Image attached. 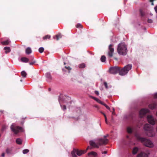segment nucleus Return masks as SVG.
Wrapping results in <instances>:
<instances>
[{
  "label": "nucleus",
  "instance_id": "f257e3e1",
  "mask_svg": "<svg viewBox=\"0 0 157 157\" xmlns=\"http://www.w3.org/2000/svg\"><path fill=\"white\" fill-rule=\"evenodd\" d=\"M144 129L146 135L149 137L154 136L156 134L153 128L151 127L148 124H146L144 126Z\"/></svg>",
  "mask_w": 157,
  "mask_h": 157
},
{
  "label": "nucleus",
  "instance_id": "f03ea898",
  "mask_svg": "<svg viewBox=\"0 0 157 157\" xmlns=\"http://www.w3.org/2000/svg\"><path fill=\"white\" fill-rule=\"evenodd\" d=\"M117 51L118 53L120 55H126L127 52L126 45L124 43H120L118 46Z\"/></svg>",
  "mask_w": 157,
  "mask_h": 157
},
{
  "label": "nucleus",
  "instance_id": "7ed1b4c3",
  "mask_svg": "<svg viewBox=\"0 0 157 157\" xmlns=\"http://www.w3.org/2000/svg\"><path fill=\"white\" fill-rule=\"evenodd\" d=\"M138 139L141 141L144 142V145L147 147H152L154 146L152 142L150 140H146L145 138L141 137H139Z\"/></svg>",
  "mask_w": 157,
  "mask_h": 157
},
{
  "label": "nucleus",
  "instance_id": "20e7f679",
  "mask_svg": "<svg viewBox=\"0 0 157 157\" xmlns=\"http://www.w3.org/2000/svg\"><path fill=\"white\" fill-rule=\"evenodd\" d=\"M132 67V65L130 64L125 66L119 71V74L121 75H126L128 71L131 69Z\"/></svg>",
  "mask_w": 157,
  "mask_h": 157
},
{
  "label": "nucleus",
  "instance_id": "39448f33",
  "mask_svg": "<svg viewBox=\"0 0 157 157\" xmlns=\"http://www.w3.org/2000/svg\"><path fill=\"white\" fill-rule=\"evenodd\" d=\"M11 130L14 132L15 134H17L19 132L23 131V129L21 127L16 126L15 127V124H12L10 127Z\"/></svg>",
  "mask_w": 157,
  "mask_h": 157
},
{
  "label": "nucleus",
  "instance_id": "423d86ee",
  "mask_svg": "<svg viewBox=\"0 0 157 157\" xmlns=\"http://www.w3.org/2000/svg\"><path fill=\"white\" fill-rule=\"evenodd\" d=\"M106 136H104L103 138H101L98 140V144L99 146L102 145H105L108 142V140L106 138Z\"/></svg>",
  "mask_w": 157,
  "mask_h": 157
},
{
  "label": "nucleus",
  "instance_id": "0eeeda50",
  "mask_svg": "<svg viewBox=\"0 0 157 157\" xmlns=\"http://www.w3.org/2000/svg\"><path fill=\"white\" fill-rule=\"evenodd\" d=\"M114 51V49L113 48V45L110 44L109 47V51L108 52V54L109 57H112Z\"/></svg>",
  "mask_w": 157,
  "mask_h": 157
},
{
  "label": "nucleus",
  "instance_id": "6e6552de",
  "mask_svg": "<svg viewBox=\"0 0 157 157\" xmlns=\"http://www.w3.org/2000/svg\"><path fill=\"white\" fill-rule=\"evenodd\" d=\"M147 120L149 123L154 125L155 124V122L152 116L151 115H148L147 116Z\"/></svg>",
  "mask_w": 157,
  "mask_h": 157
},
{
  "label": "nucleus",
  "instance_id": "1a4fd4ad",
  "mask_svg": "<svg viewBox=\"0 0 157 157\" xmlns=\"http://www.w3.org/2000/svg\"><path fill=\"white\" fill-rule=\"evenodd\" d=\"M119 70V69L118 67H115L110 68L109 70V71L111 74H115L117 73Z\"/></svg>",
  "mask_w": 157,
  "mask_h": 157
},
{
  "label": "nucleus",
  "instance_id": "9d476101",
  "mask_svg": "<svg viewBox=\"0 0 157 157\" xmlns=\"http://www.w3.org/2000/svg\"><path fill=\"white\" fill-rule=\"evenodd\" d=\"M149 112V110L147 109H143L140 112V117H142L146 113Z\"/></svg>",
  "mask_w": 157,
  "mask_h": 157
},
{
  "label": "nucleus",
  "instance_id": "9b49d317",
  "mask_svg": "<svg viewBox=\"0 0 157 157\" xmlns=\"http://www.w3.org/2000/svg\"><path fill=\"white\" fill-rule=\"evenodd\" d=\"M90 144L91 146L94 147L98 148L99 147L98 143V144H96L92 140H91L90 141Z\"/></svg>",
  "mask_w": 157,
  "mask_h": 157
},
{
  "label": "nucleus",
  "instance_id": "f8f14e48",
  "mask_svg": "<svg viewBox=\"0 0 157 157\" xmlns=\"http://www.w3.org/2000/svg\"><path fill=\"white\" fill-rule=\"evenodd\" d=\"M86 152V151L84 150H76V154L78 156H81L82 154H84Z\"/></svg>",
  "mask_w": 157,
  "mask_h": 157
},
{
  "label": "nucleus",
  "instance_id": "ddd939ff",
  "mask_svg": "<svg viewBox=\"0 0 157 157\" xmlns=\"http://www.w3.org/2000/svg\"><path fill=\"white\" fill-rule=\"evenodd\" d=\"M32 52V50L30 48H27L25 50V52L26 54L29 55Z\"/></svg>",
  "mask_w": 157,
  "mask_h": 157
},
{
  "label": "nucleus",
  "instance_id": "4468645a",
  "mask_svg": "<svg viewBox=\"0 0 157 157\" xmlns=\"http://www.w3.org/2000/svg\"><path fill=\"white\" fill-rule=\"evenodd\" d=\"M88 156H90L91 155H93L94 157H95L97 156V153L94 151H91L90 153H89L88 154Z\"/></svg>",
  "mask_w": 157,
  "mask_h": 157
},
{
  "label": "nucleus",
  "instance_id": "2eb2a0df",
  "mask_svg": "<svg viewBox=\"0 0 157 157\" xmlns=\"http://www.w3.org/2000/svg\"><path fill=\"white\" fill-rule=\"evenodd\" d=\"M138 157H148V155L145 153L141 152L138 155Z\"/></svg>",
  "mask_w": 157,
  "mask_h": 157
},
{
  "label": "nucleus",
  "instance_id": "dca6fc26",
  "mask_svg": "<svg viewBox=\"0 0 157 157\" xmlns=\"http://www.w3.org/2000/svg\"><path fill=\"white\" fill-rule=\"evenodd\" d=\"M4 49L5 50V52L7 54L10 52V49L9 47H6L4 48Z\"/></svg>",
  "mask_w": 157,
  "mask_h": 157
},
{
  "label": "nucleus",
  "instance_id": "f3484780",
  "mask_svg": "<svg viewBox=\"0 0 157 157\" xmlns=\"http://www.w3.org/2000/svg\"><path fill=\"white\" fill-rule=\"evenodd\" d=\"M21 60L22 62L24 63L28 62L29 61V59L26 57H22L21 58Z\"/></svg>",
  "mask_w": 157,
  "mask_h": 157
},
{
  "label": "nucleus",
  "instance_id": "a211bd4d",
  "mask_svg": "<svg viewBox=\"0 0 157 157\" xmlns=\"http://www.w3.org/2000/svg\"><path fill=\"white\" fill-rule=\"evenodd\" d=\"M13 150L12 147H9L7 148L6 150V151L7 153L9 154Z\"/></svg>",
  "mask_w": 157,
  "mask_h": 157
},
{
  "label": "nucleus",
  "instance_id": "6ab92c4d",
  "mask_svg": "<svg viewBox=\"0 0 157 157\" xmlns=\"http://www.w3.org/2000/svg\"><path fill=\"white\" fill-rule=\"evenodd\" d=\"M71 155L73 157H77V156L76 155V150H74L71 152Z\"/></svg>",
  "mask_w": 157,
  "mask_h": 157
},
{
  "label": "nucleus",
  "instance_id": "aec40b11",
  "mask_svg": "<svg viewBox=\"0 0 157 157\" xmlns=\"http://www.w3.org/2000/svg\"><path fill=\"white\" fill-rule=\"evenodd\" d=\"M21 76L24 78H25L27 75V73L25 71H22L21 73Z\"/></svg>",
  "mask_w": 157,
  "mask_h": 157
},
{
  "label": "nucleus",
  "instance_id": "412c9836",
  "mask_svg": "<svg viewBox=\"0 0 157 157\" xmlns=\"http://www.w3.org/2000/svg\"><path fill=\"white\" fill-rule=\"evenodd\" d=\"M127 131L128 133H131L132 132V129L131 127H128L127 128Z\"/></svg>",
  "mask_w": 157,
  "mask_h": 157
},
{
  "label": "nucleus",
  "instance_id": "4be33fe9",
  "mask_svg": "<svg viewBox=\"0 0 157 157\" xmlns=\"http://www.w3.org/2000/svg\"><path fill=\"white\" fill-rule=\"evenodd\" d=\"M138 149L137 147H135L133 149V150H132L133 153V154H136L138 151Z\"/></svg>",
  "mask_w": 157,
  "mask_h": 157
},
{
  "label": "nucleus",
  "instance_id": "5701e85b",
  "mask_svg": "<svg viewBox=\"0 0 157 157\" xmlns=\"http://www.w3.org/2000/svg\"><path fill=\"white\" fill-rule=\"evenodd\" d=\"M16 142L17 144H22V140L20 139H17L16 140Z\"/></svg>",
  "mask_w": 157,
  "mask_h": 157
},
{
  "label": "nucleus",
  "instance_id": "b1692460",
  "mask_svg": "<svg viewBox=\"0 0 157 157\" xmlns=\"http://www.w3.org/2000/svg\"><path fill=\"white\" fill-rule=\"evenodd\" d=\"M106 57L104 56H102L101 58V60L102 62H104L105 61Z\"/></svg>",
  "mask_w": 157,
  "mask_h": 157
},
{
  "label": "nucleus",
  "instance_id": "393cba45",
  "mask_svg": "<svg viewBox=\"0 0 157 157\" xmlns=\"http://www.w3.org/2000/svg\"><path fill=\"white\" fill-rule=\"evenodd\" d=\"M10 42L9 40H6L5 41H3L2 42V44H3L5 45H7L9 44Z\"/></svg>",
  "mask_w": 157,
  "mask_h": 157
},
{
  "label": "nucleus",
  "instance_id": "a878e982",
  "mask_svg": "<svg viewBox=\"0 0 157 157\" xmlns=\"http://www.w3.org/2000/svg\"><path fill=\"white\" fill-rule=\"evenodd\" d=\"M46 76L49 79H51L52 77L50 74L49 73H47L46 75Z\"/></svg>",
  "mask_w": 157,
  "mask_h": 157
},
{
  "label": "nucleus",
  "instance_id": "bb28decb",
  "mask_svg": "<svg viewBox=\"0 0 157 157\" xmlns=\"http://www.w3.org/2000/svg\"><path fill=\"white\" fill-rule=\"evenodd\" d=\"M50 37H51L49 35H46V36H44L43 37V39L44 40H46L47 39H49L50 38Z\"/></svg>",
  "mask_w": 157,
  "mask_h": 157
},
{
  "label": "nucleus",
  "instance_id": "cd10ccee",
  "mask_svg": "<svg viewBox=\"0 0 157 157\" xmlns=\"http://www.w3.org/2000/svg\"><path fill=\"white\" fill-rule=\"evenodd\" d=\"M44 48L43 47L40 48L39 49V52L40 53H42L44 51Z\"/></svg>",
  "mask_w": 157,
  "mask_h": 157
},
{
  "label": "nucleus",
  "instance_id": "c85d7f7f",
  "mask_svg": "<svg viewBox=\"0 0 157 157\" xmlns=\"http://www.w3.org/2000/svg\"><path fill=\"white\" fill-rule=\"evenodd\" d=\"M85 65L84 63H82L79 65V67L81 68H84L85 67Z\"/></svg>",
  "mask_w": 157,
  "mask_h": 157
},
{
  "label": "nucleus",
  "instance_id": "c756f323",
  "mask_svg": "<svg viewBox=\"0 0 157 157\" xmlns=\"http://www.w3.org/2000/svg\"><path fill=\"white\" fill-rule=\"evenodd\" d=\"M29 152V150L27 149L24 150L23 151V153L24 154H25L28 153Z\"/></svg>",
  "mask_w": 157,
  "mask_h": 157
},
{
  "label": "nucleus",
  "instance_id": "7c9ffc66",
  "mask_svg": "<svg viewBox=\"0 0 157 157\" xmlns=\"http://www.w3.org/2000/svg\"><path fill=\"white\" fill-rule=\"evenodd\" d=\"M155 107V105H154L152 106L151 105H149V107L151 109H153Z\"/></svg>",
  "mask_w": 157,
  "mask_h": 157
},
{
  "label": "nucleus",
  "instance_id": "2f4dec72",
  "mask_svg": "<svg viewBox=\"0 0 157 157\" xmlns=\"http://www.w3.org/2000/svg\"><path fill=\"white\" fill-rule=\"evenodd\" d=\"M61 36L60 35H57L56 36V40H58L60 38H61Z\"/></svg>",
  "mask_w": 157,
  "mask_h": 157
},
{
  "label": "nucleus",
  "instance_id": "473e14b6",
  "mask_svg": "<svg viewBox=\"0 0 157 157\" xmlns=\"http://www.w3.org/2000/svg\"><path fill=\"white\" fill-rule=\"evenodd\" d=\"M82 26L80 24H78L77 25H76V27L77 28H81Z\"/></svg>",
  "mask_w": 157,
  "mask_h": 157
},
{
  "label": "nucleus",
  "instance_id": "72a5a7b5",
  "mask_svg": "<svg viewBox=\"0 0 157 157\" xmlns=\"http://www.w3.org/2000/svg\"><path fill=\"white\" fill-rule=\"evenodd\" d=\"M103 114L104 115L105 117V121L106 123V124H107V117H106V116L104 113H103Z\"/></svg>",
  "mask_w": 157,
  "mask_h": 157
},
{
  "label": "nucleus",
  "instance_id": "f704fd0d",
  "mask_svg": "<svg viewBox=\"0 0 157 157\" xmlns=\"http://www.w3.org/2000/svg\"><path fill=\"white\" fill-rule=\"evenodd\" d=\"M104 106H105L107 109H108L110 110V108L108 105H107L106 104H105V105H104Z\"/></svg>",
  "mask_w": 157,
  "mask_h": 157
},
{
  "label": "nucleus",
  "instance_id": "c9c22d12",
  "mask_svg": "<svg viewBox=\"0 0 157 157\" xmlns=\"http://www.w3.org/2000/svg\"><path fill=\"white\" fill-rule=\"evenodd\" d=\"M99 103H100V104L102 105H105V104L102 101H101L100 100L99 102Z\"/></svg>",
  "mask_w": 157,
  "mask_h": 157
},
{
  "label": "nucleus",
  "instance_id": "e433bc0d",
  "mask_svg": "<svg viewBox=\"0 0 157 157\" xmlns=\"http://www.w3.org/2000/svg\"><path fill=\"white\" fill-rule=\"evenodd\" d=\"M94 100H95L96 101H97L98 103H99V101L100 100L98 98H94Z\"/></svg>",
  "mask_w": 157,
  "mask_h": 157
},
{
  "label": "nucleus",
  "instance_id": "4c0bfd02",
  "mask_svg": "<svg viewBox=\"0 0 157 157\" xmlns=\"http://www.w3.org/2000/svg\"><path fill=\"white\" fill-rule=\"evenodd\" d=\"M61 106L62 107V108L63 110H65L66 109V107L65 105H64L63 106L61 105Z\"/></svg>",
  "mask_w": 157,
  "mask_h": 157
},
{
  "label": "nucleus",
  "instance_id": "58836bf2",
  "mask_svg": "<svg viewBox=\"0 0 157 157\" xmlns=\"http://www.w3.org/2000/svg\"><path fill=\"white\" fill-rule=\"evenodd\" d=\"M148 22L149 23H151L152 22V21L151 19H148Z\"/></svg>",
  "mask_w": 157,
  "mask_h": 157
},
{
  "label": "nucleus",
  "instance_id": "ea45409f",
  "mask_svg": "<svg viewBox=\"0 0 157 157\" xmlns=\"http://www.w3.org/2000/svg\"><path fill=\"white\" fill-rule=\"evenodd\" d=\"M104 85L106 88H108L107 84L106 82H105L104 83Z\"/></svg>",
  "mask_w": 157,
  "mask_h": 157
},
{
  "label": "nucleus",
  "instance_id": "a19ab883",
  "mask_svg": "<svg viewBox=\"0 0 157 157\" xmlns=\"http://www.w3.org/2000/svg\"><path fill=\"white\" fill-rule=\"evenodd\" d=\"M95 93L97 95H99V92L98 91H95Z\"/></svg>",
  "mask_w": 157,
  "mask_h": 157
},
{
  "label": "nucleus",
  "instance_id": "79ce46f5",
  "mask_svg": "<svg viewBox=\"0 0 157 157\" xmlns=\"http://www.w3.org/2000/svg\"><path fill=\"white\" fill-rule=\"evenodd\" d=\"M65 68H66L67 69H68V70H70L71 69V68L69 67H65Z\"/></svg>",
  "mask_w": 157,
  "mask_h": 157
},
{
  "label": "nucleus",
  "instance_id": "37998d69",
  "mask_svg": "<svg viewBox=\"0 0 157 157\" xmlns=\"http://www.w3.org/2000/svg\"><path fill=\"white\" fill-rule=\"evenodd\" d=\"M155 11L157 12V6L155 7Z\"/></svg>",
  "mask_w": 157,
  "mask_h": 157
},
{
  "label": "nucleus",
  "instance_id": "c03bdc74",
  "mask_svg": "<svg viewBox=\"0 0 157 157\" xmlns=\"http://www.w3.org/2000/svg\"><path fill=\"white\" fill-rule=\"evenodd\" d=\"M2 156L3 157L5 156V153H3L2 154Z\"/></svg>",
  "mask_w": 157,
  "mask_h": 157
},
{
  "label": "nucleus",
  "instance_id": "a18cd8bd",
  "mask_svg": "<svg viewBox=\"0 0 157 157\" xmlns=\"http://www.w3.org/2000/svg\"><path fill=\"white\" fill-rule=\"evenodd\" d=\"M155 98H157V93H156L155 94Z\"/></svg>",
  "mask_w": 157,
  "mask_h": 157
},
{
  "label": "nucleus",
  "instance_id": "49530a36",
  "mask_svg": "<svg viewBox=\"0 0 157 157\" xmlns=\"http://www.w3.org/2000/svg\"><path fill=\"white\" fill-rule=\"evenodd\" d=\"M90 148L89 147H88L86 148V150L85 151H87Z\"/></svg>",
  "mask_w": 157,
  "mask_h": 157
},
{
  "label": "nucleus",
  "instance_id": "de8ad7c7",
  "mask_svg": "<svg viewBox=\"0 0 157 157\" xmlns=\"http://www.w3.org/2000/svg\"><path fill=\"white\" fill-rule=\"evenodd\" d=\"M90 97L91 98H93V99H94V98H95V97H93V96H90Z\"/></svg>",
  "mask_w": 157,
  "mask_h": 157
},
{
  "label": "nucleus",
  "instance_id": "09e8293b",
  "mask_svg": "<svg viewBox=\"0 0 157 157\" xmlns=\"http://www.w3.org/2000/svg\"><path fill=\"white\" fill-rule=\"evenodd\" d=\"M90 97L91 98H93V99H94V98H95V97H93V96H90Z\"/></svg>",
  "mask_w": 157,
  "mask_h": 157
},
{
  "label": "nucleus",
  "instance_id": "8fccbe9b",
  "mask_svg": "<svg viewBox=\"0 0 157 157\" xmlns=\"http://www.w3.org/2000/svg\"><path fill=\"white\" fill-rule=\"evenodd\" d=\"M103 153L104 154H106L107 153V151H105L103 152Z\"/></svg>",
  "mask_w": 157,
  "mask_h": 157
},
{
  "label": "nucleus",
  "instance_id": "3c124183",
  "mask_svg": "<svg viewBox=\"0 0 157 157\" xmlns=\"http://www.w3.org/2000/svg\"><path fill=\"white\" fill-rule=\"evenodd\" d=\"M152 2V3H151V5H154V3H153V1H152V2Z\"/></svg>",
  "mask_w": 157,
  "mask_h": 157
},
{
  "label": "nucleus",
  "instance_id": "603ef678",
  "mask_svg": "<svg viewBox=\"0 0 157 157\" xmlns=\"http://www.w3.org/2000/svg\"><path fill=\"white\" fill-rule=\"evenodd\" d=\"M113 111H114V108H113Z\"/></svg>",
  "mask_w": 157,
  "mask_h": 157
},
{
  "label": "nucleus",
  "instance_id": "864d4df0",
  "mask_svg": "<svg viewBox=\"0 0 157 157\" xmlns=\"http://www.w3.org/2000/svg\"><path fill=\"white\" fill-rule=\"evenodd\" d=\"M33 63H30V64H32Z\"/></svg>",
  "mask_w": 157,
  "mask_h": 157
},
{
  "label": "nucleus",
  "instance_id": "5fc2aeb1",
  "mask_svg": "<svg viewBox=\"0 0 157 157\" xmlns=\"http://www.w3.org/2000/svg\"><path fill=\"white\" fill-rule=\"evenodd\" d=\"M20 81H21V82H22V79H21V80H20Z\"/></svg>",
  "mask_w": 157,
  "mask_h": 157
},
{
  "label": "nucleus",
  "instance_id": "6e6d98bb",
  "mask_svg": "<svg viewBox=\"0 0 157 157\" xmlns=\"http://www.w3.org/2000/svg\"><path fill=\"white\" fill-rule=\"evenodd\" d=\"M114 112V111H113V113H113V114Z\"/></svg>",
  "mask_w": 157,
  "mask_h": 157
},
{
  "label": "nucleus",
  "instance_id": "4d7b16f0",
  "mask_svg": "<svg viewBox=\"0 0 157 157\" xmlns=\"http://www.w3.org/2000/svg\"><path fill=\"white\" fill-rule=\"evenodd\" d=\"M149 153H149H149H148V154H149Z\"/></svg>",
  "mask_w": 157,
  "mask_h": 157
},
{
  "label": "nucleus",
  "instance_id": "13d9d810",
  "mask_svg": "<svg viewBox=\"0 0 157 157\" xmlns=\"http://www.w3.org/2000/svg\"><path fill=\"white\" fill-rule=\"evenodd\" d=\"M156 115H157V112L156 113Z\"/></svg>",
  "mask_w": 157,
  "mask_h": 157
},
{
  "label": "nucleus",
  "instance_id": "bf43d9fd",
  "mask_svg": "<svg viewBox=\"0 0 157 157\" xmlns=\"http://www.w3.org/2000/svg\"><path fill=\"white\" fill-rule=\"evenodd\" d=\"M1 136V135H0V137Z\"/></svg>",
  "mask_w": 157,
  "mask_h": 157
}]
</instances>
